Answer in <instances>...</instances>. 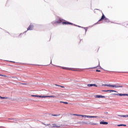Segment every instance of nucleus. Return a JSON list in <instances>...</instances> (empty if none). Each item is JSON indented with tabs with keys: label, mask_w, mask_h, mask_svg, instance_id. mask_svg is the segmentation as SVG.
<instances>
[{
	"label": "nucleus",
	"mask_w": 128,
	"mask_h": 128,
	"mask_svg": "<svg viewBox=\"0 0 128 128\" xmlns=\"http://www.w3.org/2000/svg\"><path fill=\"white\" fill-rule=\"evenodd\" d=\"M48 126H50V124H48Z\"/></svg>",
	"instance_id": "43"
},
{
	"label": "nucleus",
	"mask_w": 128,
	"mask_h": 128,
	"mask_svg": "<svg viewBox=\"0 0 128 128\" xmlns=\"http://www.w3.org/2000/svg\"><path fill=\"white\" fill-rule=\"evenodd\" d=\"M96 72H100V70H96Z\"/></svg>",
	"instance_id": "34"
},
{
	"label": "nucleus",
	"mask_w": 128,
	"mask_h": 128,
	"mask_svg": "<svg viewBox=\"0 0 128 128\" xmlns=\"http://www.w3.org/2000/svg\"><path fill=\"white\" fill-rule=\"evenodd\" d=\"M96 68V67L92 68Z\"/></svg>",
	"instance_id": "39"
},
{
	"label": "nucleus",
	"mask_w": 128,
	"mask_h": 128,
	"mask_svg": "<svg viewBox=\"0 0 128 128\" xmlns=\"http://www.w3.org/2000/svg\"><path fill=\"white\" fill-rule=\"evenodd\" d=\"M24 32H26V31H25Z\"/></svg>",
	"instance_id": "46"
},
{
	"label": "nucleus",
	"mask_w": 128,
	"mask_h": 128,
	"mask_svg": "<svg viewBox=\"0 0 128 128\" xmlns=\"http://www.w3.org/2000/svg\"><path fill=\"white\" fill-rule=\"evenodd\" d=\"M60 104H64V102L61 101L60 102Z\"/></svg>",
	"instance_id": "37"
},
{
	"label": "nucleus",
	"mask_w": 128,
	"mask_h": 128,
	"mask_svg": "<svg viewBox=\"0 0 128 128\" xmlns=\"http://www.w3.org/2000/svg\"><path fill=\"white\" fill-rule=\"evenodd\" d=\"M0 98H1V100H8V97H2L0 96Z\"/></svg>",
	"instance_id": "14"
},
{
	"label": "nucleus",
	"mask_w": 128,
	"mask_h": 128,
	"mask_svg": "<svg viewBox=\"0 0 128 128\" xmlns=\"http://www.w3.org/2000/svg\"><path fill=\"white\" fill-rule=\"evenodd\" d=\"M107 86H110V88H124V86L122 85H120V86H116V85H112V84H108Z\"/></svg>",
	"instance_id": "2"
},
{
	"label": "nucleus",
	"mask_w": 128,
	"mask_h": 128,
	"mask_svg": "<svg viewBox=\"0 0 128 128\" xmlns=\"http://www.w3.org/2000/svg\"><path fill=\"white\" fill-rule=\"evenodd\" d=\"M82 28H84L86 30V32H88V28H84V27H82Z\"/></svg>",
	"instance_id": "19"
},
{
	"label": "nucleus",
	"mask_w": 128,
	"mask_h": 128,
	"mask_svg": "<svg viewBox=\"0 0 128 128\" xmlns=\"http://www.w3.org/2000/svg\"><path fill=\"white\" fill-rule=\"evenodd\" d=\"M63 20L62 18H60L59 20H58V21H56L55 22V24H60V22H62Z\"/></svg>",
	"instance_id": "9"
},
{
	"label": "nucleus",
	"mask_w": 128,
	"mask_h": 128,
	"mask_svg": "<svg viewBox=\"0 0 128 128\" xmlns=\"http://www.w3.org/2000/svg\"><path fill=\"white\" fill-rule=\"evenodd\" d=\"M52 125H53L54 126H52V128H54V127H56V128H60V126H56V124H52Z\"/></svg>",
	"instance_id": "12"
},
{
	"label": "nucleus",
	"mask_w": 128,
	"mask_h": 128,
	"mask_svg": "<svg viewBox=\"0 0 128 128\" xmlns=\"http://www.w3.org/2000/svg\"><path fill=\"white\" fill-rule=\"evenodd\" d=\"M31 96H33L34 98H38V95H32Z\"/></svg>",
	"instance_id": "21"
},
{
	"label": "nucleus",
	"mask_w": 128,
	"mask_h": 128,
	"mask_svg": "<svg viewBox=\"0 0 128 128\" xmlns=\"http://www.w3.org/2000/svg\"><path fill=\"white\" fill-rule=\"evenodd\" d=\"M123 73H124V72H122Z\"/></svg>",
	"instance_id": "48"
},
{
	"label": "nucleus",
	"mask_w": 128,
	"mask_h": 128,
	"mask_svg": "<svg viewBox=\"0 0 128 128\" xmlns=\"http://www.w3.org/2000/svg\"><path fill=\"white\" fill-rule=\"evenodd\" d=\"M48 98V96H42V98Z\"/></svg>",
	"instance_id": "26"
},
{
	"label": "nucleus",
	"mask_w": 128,
	"mask_h": 128,
	"mask_svg": "<svg viewBox=\"0 0 128 128\" xmlns=\"http://www.w3.org/2000/svg\"><path fill=\"white\" fill-rule=\"evenodd\" d=\"M88 86L92 87V84H88Z\"/></svg>",
	"instance_id": "25"
},
{
	"label": "nucleus",
	"mask_w": 128,
	"mask_h": 128,
	"mask_svg": "<svg viewBox=\"0 0 128 128\" xmlns=\"http://www.w3.org/2000/svg\"><path fill=\"white\" fill-rule=\"evenodd\" d=\"M79 124H88V123L86 122H79Z\"/></svg>",
	"instance_id": "13"
},
{
	"label": "nucleus",
	"mask_w": 128,
	"mask_h": 128,
	"mask_svg": "<svg viewBox=\"0 0 128 128\" xmlns=\"http://www.w3.org/2000/svg\"><path fill=\"white\" fill-rule=\"evenodd\" d=\"M112 96H128V94H112Z\"/></svg>",
	"instance_id": "3"
},
{
	"label": "nucleus",
	"mask_w": 128,
	"mask_h": 128,
	"mask_svg": "<svg viewBox=\"0 0 128 128\" xmlns=\"http://www.w3.org/2000/svg\"><path fill=\"white\" fill-rule=\"evenodd\" d=\"M80 116H82V118H86V115H81Z\"/></svg>",
	"instance_id": "28"
},
{
	"label": "nucleus",
	"mask_w": 128,
	"mask_h": 128,
	"mask_svg": "<svg viewBox=\"0 0 128 128\" xmlns=\"http://www.w3.org/2000/svg\"><path fill=\"white\" fill-rule=\"evenodd\" d=\"M74 116H80L82 114H74Z\"/></svg>",
	"instance_id": "20"
},
{
	"label": "nucleus",
	"mask_w": 128,
	"mask_h": 128,
	"mask_svg": "<svg viewBox=\"0 0 128 128\" xmlns=\"http://www.w3.org/2000/svg\"><path fill=\"white\" fill-rule=\"evenodd\" d=\"M9 120H14V122H16V120H18V119L17 118H9Z\"/></svg>",
	"instance_id": "18"
},
{
	"label": "nucleus",
	"mask_w": 128,
	"mask_h": 128,
	"mask_svg": "<svg viewBox=\"0 0 128 128\" xmlns=\"http://www.w3.org/2000/svg\"><path fill=\"white\" fill-rule=\"evenodd\" d=\"M105 114H108V112H106Z\"/></svg>",
	"instance_id": "41"
},
{
	"label": "nucleus",
	"mask_w": 128,
	"mask_h": 128,
	"mask_svg": "<svg viewBox=\"0 0 128 128\" xmlns=\"http://www.w3.org/2000/svg\"><path fill=\"white\" fill-rule=\"evenodd\" d=\"M62 68L63 70H74L72 68H66V67H62Z\"/></svg>",
	"instance_id": "7"
},
{
	"label": "nucleus",
	"mask_w": 128,
	"mask_h": 128,
	"mask_svg": "<svg viewBox=\"0 0 128 128\" xmlns=\"http://www.w3.org/2000/svg\"><path fill=\"white\" fill-rule=\"evenodd\" d=\"M95 98H106V96H104L102 95H96L95 96Z\"/></svg>",
	"instance_id": "4"
},
{
	"label": "nucleus",
	"mask_w": 128,
	"mask_h": 128,
	"mask_svg": "<svg viewBox=\"0 0 128 128\" xmlns=\"http://www.w3.org/2000/svg\"><path fill=\"white\" fill-rule=\"evenodd\" d=\"M55 86H60V88H64V86H62L60 85H58L56 84Z\"/></svg>",
	"instance_id": "16"
},
{
	"label": "nucleus",
	"mask_w": 128,
	"mask_h": 128,
	"mask_svg": "<svg viewBox=\"0 0 128 128\" xmlns=\"http://www.w3.org/2000/svg\"><path fill=\"white\" fill-rule=\"evenodd\" d=\"M100 68H101L102 70V67H100Z\"/></svg>",
	"instance_id": "44"
},
{
	"label": "nucleus",
	"mask_w": 128,
	"mask_h": 128,
	"mask_svg": "<svg viewBox=\"0 0 128 128\" xmlns=\"http://www.w3.org/2000/svg\"><path fill=\"white\" fill-rule=\"evenodd\" d=\"M50 64H52V60H51V62H50Z\"/></svg>",
	"instance_id": "47"
},
{
	"label": "nucleus",
	"mask_w": 128,
	"mask_h": 128,
	"mask_svg": "<svg viewBox=\"0 0 128 128\" xmlns=\"http://www.w3.org/2000/svg\"><path fill=\"white\" fill-rule=\"evenodd\" d=\"M100 124H108V122L104 121H102L100 122Z\"/></svg>",
	"instance_id": "8"
},
{
	"label": "nucleus",
	"mask_w": 128,
	"mask_h": 128,
	"mask_svg": "<svg viewBox=\"0 0 128 128\" xmlns=\"http://www.w3.org/2000/svg\"><path fill=\"white\" fill-rule=\"evenodd\" d=\"M62 24H72L74 26V24L68 22V21L62 22Z\"/></svg>",
	"instance_id": "5"
},
{
	"label": "nucleus",
	"mask_w": 128,
	"mask_h": 128,
	"mask_svg": "<svg viewBox=\"0 0 128 128\" xmlns=\"http://www.w3.org/2000/svg\"><path fill=\"white\" fill-rule=\"evenodd\" d=\"M48 98H54V96H48Z\"/></svg>",
	"instance_id": "32"
},
{
	"label": "nucleus",
	"mask_w": 128,
	"mask_h": 128,
	"mask_svg": "<svg viewBox=\"0 0 128 128\" xmlns=\"http://www.w3.org/2000/svg\"><path fill=\"white\" fill-rule=\"evenodd\" d=\"M118 116H120V118H128V115H118Z\"/></svg>",
	"instance_id": "10"
},
{
	"label": "nucleus",
	"mask_w": 128,
	"mask_h": 128,
	"mask_svg": "<svg viewBox=\"0 0 128 128\" xmlns=\"http://www.w3.org/2000/svg\"><path fill=\"white\" fill-rule=\"evenodd\" d=\"M86 118H98V116H86Z\"/></svg>",
	"instance_id": "11"
},
{
	"label": "nucleus",
	"mask_w": 128,
	"mask_h": 128,
	"mask_svg": "<svg viewBox=\"0 0 128 128\" xmlns=\"http://www.w3.org/2000/svg\"><path fill=\"white\" fill-rule=\"evenodd\" d=\"M113 92H118V91L113 90Z\"/></svg>",
	"instance_id": "36"
},
{
	"label": "nucleus",
	"mask_w": 128,
	"mask_h": 128,
	"mask_svg": "<svg viewBox=\"0 0 128 128\" xmlns=\"http://www.w3.org/2000/svg\"><path fill=\"white\" fill-rule=\"evenodd\" d=\"M92 86L98 87V86L96 84H92Z\"/></svg>",
	"instance_id": "30"
},
{
	"label": "nucleus",
	"mask_w": 128,
	"mask_h": 128,
	"mask_svg": "<svg viewBox=\"0 0 128 128\" xmlns=\"http://www.w3.org/2000/svg\"><path fill=\"white\" fill-rule=\"evenodd\" d=\"M22 84H26V83H23Z\"/></svg>",
	"instance_id": "40"
},
{
	"label": "nucleus",
	"mask_w": 128,
	"mask_h": 128,
	"mask_svg": "<svg viewBox=\"0 0 128 128\" xmlns=\"http://www.w3.org/2000/svg\"><path fill=\"white\" fill-rule=\"evenodd\" d=\"M12 122H14V121H12Z\"/></svg>",
	"instance_id": "45"
},
{
	"label": "nucleus",
	"mask_w": 128,
	"mask_h": 128,
	"mask_svg": "<svg viewBox=\"0 0 128 128\" xmlns=\"http://www.w3.org/2000/svg\"><path fill=\"white\" fill-rule=\"evenodd\" d=\"M90 124H92V126H96V123H89Z\"/></svg>",
	"instance_id": "22"
},
{
	"label": "nucleus",
	"mask_w": 128,
	"mask_h": 128,
	"mask_svg": "<svg viewBox=\"0 0 128 128\" xmlns=\"http://www.w3.org/2000/svg\"><path fill=\"white\" fill-rule=\"evenodd\" d=\"M52 116H60V114H52Z\"/></svg>",
	"instance_id": "17"
},
{
	"label": "nucleus",
	"mask_w": 128,
	"mask_h": 128,
	"mask_svg": "<svg viewBox=\"0 0 128 128\" xmlns=\"http://www.w3.org/2000/svg\"><path fill=\"white\" fill-rule=\"evenodd\" d=\"M102 20H105L106 22H110V19L106 18V16H104V14H102L101 18L98 20V22L96 24H100L99 22Z\"/></svg>",
	"instance_id": "1"
},
{
	"label": "nucleus",
	"mask_w": 128,
	"mask_h": 128,
	"mask_svg": "<svg viewBox=\"0 0 128 128\" xmlns=\"http://www.w3.org/2000/svg\"><path fill=\"white\" fill-rule=\"evenodd\" d=\"M108 84H102V86H108Z\"/></svg>",
	"instance_id": "29"
},
{
	"label": "nucleus",
	"mask_w": 128,
	"mask_h": 128,
	"mask_svg": "<svg viewBox=\"0 0 128 128\" xmlns=\"http://www.w3.org/2000/svg\"><path fill=\"white\" fill-rule=\"evenodd\" d=\"M42 124H44V126H48V124H44V122H42Z\"/></svg>",
	"instance_id": "24"
},
{
	"label": "nucleus",
	"mask_w": 128,
	"mask_h": 128,
	"mask_svg": "<svg viewBox=\"0 0 128 128\" xmlns=\"http://www.w3.org/2000/svg\"><path fill=\"white\" fill-rule=\"evenodd\" d=\"M42 96H38V98H42Z\"/></svg>",
	"instance_id": "38"
},
{
	"label": "nucleus",
	"mask_w": 128,
	"mask_h": 128,
	"mask_svg": "<svg viewBox=\"0 0 128 128\" xmlns=\"http://www.w3.org/2000/svg\"><path fill=\"white\" fill-rule=\"evenodd\" d=\"M0 76H6L0 74Z\"/></svg>",
	"instance_id": "31"
},
{
	"label": "nucleus",
	"mask_w": 128,
	"mask_h": 128,
	"mask_svg": "<svg viewBox=\"0 0 128 128\" xmlns=\"http://www.w3.org/2000/svg\"><path fill=\"white\" fill-rule=\"evenodd\" d=\"M102 92H110V90H102Z\"/></svg>",
	"instance_id": "23"
},
{
	"label": "nucleus",
	"mask_w": 128,
	"mask_h": 128,
	"mask_svg": "<svg viewBox=\"0 0 128 128\" xmlns=\"http://www.w3.org/2000/svg\"><path fill=\"white\" fill-rule=\"evenodd\" d=\"M110 92H114V90H109Z\"/></svg>",
	"instance_id": "33"
},
{
	"label": "nucleus",
	"mask_w": 128,
	"mask_h": 128,
	"mask_svg": "<svg viewBox=\"0 0 128 128\" xmlns=\"http://www.w3.org/2000/svg\"><path fill=\"white\" fill-rule=\"evenodd\" d=\"M64 104H68V102H64Z\"/></svg>",
	"instance_id": "35"
},
{
	"label": "nucleus",
	"mask_w": 128,
	"mask_h": 128,
	"mask_svg": "<svg viewBox=\"0 0 128 128\" xmlns=\"http://www.w3.org/2000/svg\"><path fill=\"white\" fill-rule=\"evenodd\" d=\"M118 126H126V124H118Z\"/></svg>",
	"instance_id": "15"
},
{
	"label": "nucleus",
	"mask_w": 128,
	"mask_h": 128,
	"mask_svg": "<svg viewBox=\"0 0 128 128\" xmlns=\"http://www.w3.org/2000/svg\"><path fill=\"white\" fill-rule=\"evenodd\" d=\"M34 28V26L32 24H30L28 28H27V30H32V29Z\"/></svg>",
	"instance_id": "6"
},
{
	"label": "nucleus",
	"mask_w": 128,
	"mask_h": 128,
	"mask_svg": "<svg viewBox=\"0 0 128 128\" xmlns=\"http://www.w3.org/2000/svg\"><path fill=\"white\" fill-rule=\"evenodd\" d=\"M11 62H14L10 61Z\"/></svg>",
	"instance_id": "42"
},
{
	"label": "nucleus",
	"mask_w": 128,
	"mask_h": 128,
	"mask_svg": "<svg viewBox=\"0 0 128 128\" xmlns=\"http://www.w3.org/2000/svg\"><path fill=\"white\" fill-rule=\"evenodd\" d=\"M73 26H78V28H82V26L78 25H76L75 24H74Z\"/></svg>",
	"instance_id": "27"
}]
</instances>
